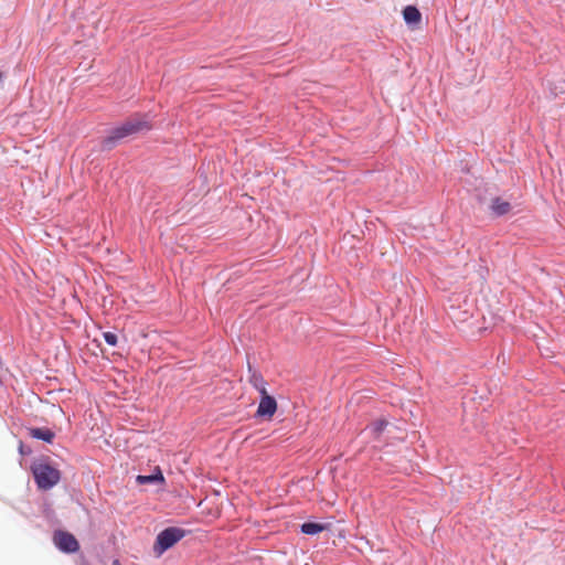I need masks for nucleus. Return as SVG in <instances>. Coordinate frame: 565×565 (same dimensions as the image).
Wrapping results in <instances>:
<instances>
[{"mask_svg":"<svg viewBox=\"0 0 565 565\" xmlns=\"http://www.w3.org/2000/svg\"><path fill=\"white\" fill-rule=\"evenodd\" d=\"M151 117L149 114L136 113L119 125L108 130L103 138L100 146L103 150H111L122 140L146 134L151 130Z\"/></svg>","mask_w":565,"mask_h":565,"instance_id":"nucleus-1","label":"nucleus"},{"mask_svg":"<svg viewBox=\"0 0 565 565\" xmlns=\"http://www.w3.org/2000/svg\"><path fill=\"white\" fill-rule=\"evenodd\" d=\"M31 471L38 488L41 490H50L61 480L60 470L49 462L33 463Z\"/></svg>","mask_w":565,"mask_h":565,"instance_id":"nucleus-2","label":"nucleus"},{"mask_svg":"<svg viewBox=\"0 0 565 565\" xmlns=\"http://www.w3.org/2000/svg\"><path fill=\"white\" fill-rule=\"evenodd\" d=\"M185 536V530L178 526H169L158 533L153 552L157 556L162 555L164 552L174 546L180 540Z\"/></svg>","mask_w":565,"mask_h":565,"instance_id":"nucleus-3","label":"nucleus"},{"mask_svg":"<svg viewBox=\"0 0 565 565\" xmlns=\"http://www.w3.org/2000/svg\"><path fill=\"white\" fill-rule=\"evenodd\" d=\"M53 543L64 554H74L79 550L77 539L67 531L56 530L53 534Z\"/></svg>","mask_w":565,"mask_h":565,"instance_id":"nucleus-4","label":"nucleus"},{"mask_svg":"<svg viewBox=\"0 0 565 565\" xmlns=\"http://www.w3.org/2000/svg\"><path fill=\"white\" fill-rule=\"evenodd\" d=\"M277 412V401L274 396L266 393L260 395L258 407L255 414L256 418H271Z\"/></svg>","mask_w":565,"mask_h":565,"instance_id":"nucleus-5","label":"nucleus"},{"mask_svg":"<svg viewBox=\"0 0 565 565\" xmlns=\"http://www.w3.org/2000/svg\"><path fill=\"white\" fill-rule=\"evenodd\" d=\"M390 426V422L385 418H379L365 427V431L370 433L372 438L376 441H381L385 430Z\"/></svg>","mask_w":565,"mask_h":565,"instance_id":"nucleus-6","label":"nucleus"},{"mask_svg":"<svg viewBox=\"0 0 565 565\" xmlns=\"http://www.w3.org/2000/svg\"><path fill=\"white\" fill-rule=\"evenodd\" d=\"M489 209L493 216L501 217L507 215L511 211L512 206L510 202L504 201L500 196H495L491 199Z\"/></svg>","mask_w":565,"mask_h":565,"instance_id":"nucleus-7","label":"nucleus"},{"mask_svg":"<svg viewBox=\"0 0 565 565\" xmlns=\"http://www.w3.org/2000/svg\"><path fill=\"white\" fill-rule=\"evenodd\" d=\"M28 433L30 437L46 444H52L55 438V433L45 427H30L28 428Z\"/></svg>","mask_w":565,"mask_h":565,"instance_id":"nucleus-8","label":"nucleus"},{"mask_svg":"<svg viewBox=\"0 0 565 565\" xmlns=\"http://www.w3.org/2000/svg\"><path fill=\"white\" fill-rule=\"evenodd\" d=\"M248 372L249 375V383L250 385L259 393V395H266L267 392V382L265 381L264 376L257 372L253 371L250 364L248 363Z\"/></svg>","mask_w":565,"mask_h":565,"instance_id":"nucleus-9","label":"nucleus"},{"mask_svg":"<svg viewBox=\"0 0 565 565\" xmlns=\"http://www.w3.org/2000/svg\"><path fill=\"white\" fill-rule=\"evenodd\" d=\"M136 481L139 484H154V483H163L164 477L160 468H156V470L150 475H138Z\"/></svg>","mask_w":565,"mask_h":565,"instance_id":"nucleus-10","label":"nucleus"},{"mask_svg":"<svg viewBox=\"0 0 565 565\" xmlns=\"http://www.w3.org/2000/svg\"><path fill=\"white\" fill-rule=\"evenodd\" d=\"M403 18L407 25H416L422 20V13L415 6H406L403 10Z\"/></svg>","mask_w":565,"mask_h":565,"instance_id":"nucleus-11","label":"nucleus"},{"mask_svg":"<svg viewBox=\"0 0 565 565\" xmlns=\"http://www.w3.org/2000/svg\"><path fill=\"white\" fill-rule=\"evenodd\" d=\"M327 527H328L327 524L318 523V522H313V521H307L300 525V532L306 535L313 536V535H317V534L323 532L324 530H327Z\"/></svg>","mask_w":565,"mask_h":565,"instance_id":"nucleus-12","label":"nucleus"},{"mask_svg":"<svg viewBox=\"0 0 565 565\" xmlns=\"http://www.w3.org/2000/svg\"><path fill=\"white\" fill-rule=\"evenodd\" d=\"M550 89L554 96L565 95V79L553 83Z\"/></svg>","mask_w":565,"mask_h":565,"instance_id":"nucleus-13","label":"nucleus"},{"mask_svg":"<svg viewBox=\"0 0 565 565\" xmlns=\"http://www.w3.org/2000/svg\"><path fill=\"white\" fill-rule=\"evenodd\" d=\"M103 338L105 340V342L110 345V347H116L117 343H118V337L116 333L111 332V331H106L103 333Z\"/></svg>","mask_w":565,"mask_h":565,"instance_id":"nucleus-14","label":"nucleus"},{"mask_svg":"<svg viewBox=\"0 0 565 565\" xmlns=\"http://www.w3.org/2000/svg\"><path fill=\"white\" fill-rule=\"evenodd\" d=\"M19 452L22 456H28V455H30L32 452V449H31V447L25 446L23 443H20V445H19Z\"/></svg>","mask_w":565,"mask_h":565,"instance_id":"nucleus-15","label":"nucleus"},{"mask_svg":"<svg viewBox=\"0 0 565 565\" xmlns=\"http://www.w3.org/2000/svg\"><path fill=\"white\" fill-rule=\"evenodd\" d=\"M113 565H120V562H119L118 559H115V561L113 562Z\"/></svg>","mask_w":565,"mask_h":565,"instance_id":"nucleus-16","label":"nucleus"}]
</instances>
